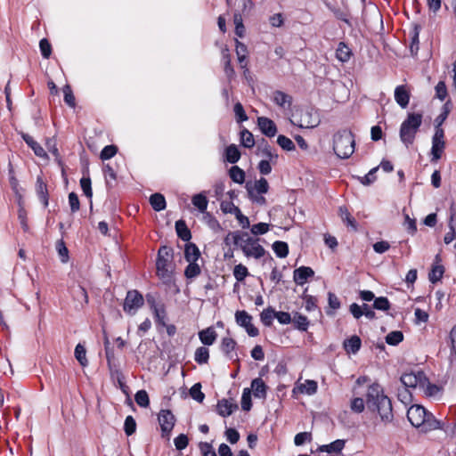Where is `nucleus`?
I'll return each instance as SVG.
<instances>
[{
	"instance_id": "43",
	"label": "nucleus",
	"mask_w": 456,
	"mask_h": 456,
	"mask_svg": "<svg viewBox=\"0 0 456 456\" xmlns=\"http://www.w3.org/2000/svg\"><path fill=\"white\" fill-rule=\"evenodd\" d=\"M240 141L245 148H252L255 145L254 136L248 129L240 132Z\"/></svg>"
},
{
	"instance_id": "58",
	"label": "nucleus",
	"mask_w": 456,
	"mask_h": 456,
	"mask_svg": "<svg viewBox=\"0 0 456 456\" xmlns=\"http://www.w3.org/2000/svg\"><path fill=\"white\" fill-rule=\"evenodd\" d=\"M436 97L444 101L447 96V88L444 81H439L435 87Z\"/></svg>"
},
{
	"instance_id": "53",
	"label": "nucleus",
	"mask_w": 456,
	"mask_h": 456,
	"mask_svg": "<svg viewBox=\"0 0 456 456\" xmlns=\"http://www.w3.org/2000/svg\"><path fill=\"white\" fill-rule=\"evenodd\" d=\"M221 209L224 213L226 214H238L240 213V208L235 206L231 200H224L221 202Z\"/></svg>"
},
{
	"instance_id": "32",
	"label": "nucleus",
	"mask_w": 456,
	"mask_h": 456,
	"mask_svg": "<svg viewBox=\"0 0 456 456\" xmlns=\"http://www.w3.org/2000/svg\"><path fill=\"white\" fill-rule=\"evenodd\" d=\"M361 339L357 336H353L344 342V346L346 352L355 354L361 347Z\"/></svg>"
},
{
	"instance_id": "40",
	"label": "nucleus",
	"mask_w": 456,
	"mask_h": 456,
	"mask_svg": "<svg viewBox=\"0 0 456 456\" xmlns=\"http://www.w3.org/2000/svg\"><path fill=\"white\" fill-rule=\"evenodd\" d=\"M75 357L78 361V362L83 366H86L88 364V361L86 358V350L84 346L81 344H77L75 347Z\"/></svg>"
},
{
	"instance_id": "18",
	"label": "nucleus",
	"mask_w": 456,
	"mask_h": 456,
	"mask_svg": "<svg viewBox=\"0 0 456 456\" xmlns=\"http://www.w3.org/2000/svg\"><path fill=\"white\" fill-rule=\"evenodd\" d=\"M184 258L189 262H198L200 258V251L196 244L189 242L184 247Z\"/></svg>"
},
{
	"instance_id": "14",
	"label": "nucleus",
	"mask_w": 456,
	"mask_h": 456,
	"mask_svg": "<svg viewBox=\"0 0 456 456\" xmlns=\"http://www.w3.org/2000/svg\"><path fill=\"white\" fill-rule=\"evenodd\" d=\"M319 119L317 117H314L312 112L305 110L301 113L297 126L303 128H313L319 125Z\"/></svg>"
},
{
	"instance_id": "1",
	"label": "nucleus",
	"mask_w": 456,
	"mask_h": 456,
	"mask_svg": "<svg viewBox=\"0 0 456 456\" xmlns=\"http://www.w3.org/2000/svg\"><path fill=\"white\" fill-rule=\"evenodd\" d=\"M366 405L370 411L377 412L385 424L392 422L394 419L392 403L379 384L373 383L368 387Z\"/></svg>"
},
{
	"instance_id": "63",
	"label": "nucleus",
	"mask_w": 456,
	"mask_h": 456,
	"mask_svg": "<svg viewBox=\"0 0 456 456\" xmlns=\"http://www.w3.org/2000/svg\"><path fill=\"white\" fill-rule=\"evenodd\" d=\"M234 113L238 122H243L248 119V116L246 115L243 106L240 102H237L234 105Z\"/></svg>"
},
{
	"instance_id": "15",
	"label": "nucleus",
	"mask_w": 456,
	"mask_h": 456,
	"mask_svg": "<svg viewBox=\"0 0 456 456\" xmlns=\"http://www.w3.org/2000/svg\"><path fill=\"white\" fill-rule=\"evenodd\" d=\"M314 272L311 267L301 266L294 271V281L297 285H303L306 280L313 277Z\"/></svg>"
},
{
	"instance_id": "54",
	"label": "nucleus",
	"mask_w": 456,
	"mask_h": 456,
	"mask_svg": "<svg viewBox=\"0 0 456 456\" xmlns=\"http://www.w3.org/2000/svg\"><path fill=\"white\" fill-rule=\"evenodd\" d=\"M118 148L115 145H107L101 151V159L102 160L110 159L116 155Z\"/></svg>"
},
{
	"instance_id": "12",
	"label": "nucleus",
	"mask_w": 456,
	"mask_h": 456,
	"mask_svg": "<svg viewBox=\"0 0 456 456\" xmlns=\"http://www.w3.org/2000/svg\"><path fill=\"white\" fill-rule=\"evenodd\" d=\"M257 124L261 132L268 137H273L277 133V127L274 122L265 117L257 118Z\"/></svg>"
},
{
	"instance_id": "47",
	"label": "nucleus",
	"mask_w": 456,
	"mask_h": 456,
	"mask_svg": "<svg viewBox=\"0 0 456 456\" xmlns=\"http://www.w3.org/2000/svg\"><path fill=\"white\" fill-rule=\"evenodd\" d=\"M277 143L284 151H290L295 150L294 142L285 135H279L277 138Z\"/></svg>"
},
{
	"instance_id": "25",
	"label": "nucleus",
	"mask_w": 456,
	"mask_h": 456,
	"mask_svg": "<svg viewBox=\"0 0 456 456\" xmlns=\"http://www.w3.org/2000/svg\"><path fill=\"white\" fill-rule=\"evenodd\" d=\"M170 261H167L166 259H157L156 268L157 274L161 279H169L171 276V272L168 269V265Z\"/></svg>"
},
{
	"instance_id": "64",
	"label": "nucleus",
	"mask_w": 456,
	"mask_h": 456,
	"mask_svg": "<svg viewBox=\"0 0 456 456\" xmlns=\"http://www.w3.org/2000/svg\"><path fill=\"white\" fill-rule=\"evenodd\" d=\"M351 410L357 413L362 412L364 410V400L361 397L354 398L351 402Z\"/></svg>"
},
{
	"instance_id": "38",
	"label": "nucleus",
	"mask_w": 456,
	"mask_h": 456,
	"mask_svg": "<svg viewBox=\"0 0 456 456\" xmlns=\"http://www.w3.org/2000/svg\"><path fill=\"white\" fill-rule=\"evenodd\" d=\"M231 179L237 183H243L245 180V173L238 166H233L231 167L230 171Z\"/></svg>"
},
{
	"instance_id": "36",
	"label": "nucleus",
	"mask_w": 456,
	"mask_h": 456,
	"mask_svg": "<svg viewBox=\"0 0 456 456\" xmlns=\"http://www.w3.org/2000/svg\"><path fill=\"white\" fill-rule=\"evenodd\" d=\"M258 150L261 151L262 155L266 158V160L269 161H276L278 159V154L273 152L272 148L268 145L267 142L263 140L262 144L258 145Z\"/></svg>"
},
{
	"instance_id": "49",
	"label": "nucleus",
	"mask_w": 456,
	"mask_h": 456,
	"mask_svg": "<svg viewBox=\"0 0 456 456\" xmlns=\"http://www.w3.org/2000/svg\"><path fill=\"white\" fill-rule=\"evenodd\" d=\"M223 61L224 64V72L228 77H232L234 75L233 68L231 65V59L228 50L225 49L223 51Z\"/></svg>"
},
{
	"instance_id": "39",
	"label": "nucleus",
	"mask_w": 456,
	"mask_h": 456,
	"mask_svg": "<svg viewBox=\"0 0 456 456\" xmlns=\"http://www.w3.org/2000/svg\"><path fill=\"white\" fill-rule=\"evenodd\" d=\"M273 249L278 257H286L289 254V247L286 242L275 241L273 244Z\"/></svg>"
},
{
	"instance_id": "35",
	"label": "nucleus",
	"mask_w": 456,
	"mask_h": 456,
	"mask_svg": "<svg viewBox=\"0 0 456 456\" xmlns=\"http://www.w3.org/2000/svg\"><path fill=\"white\" fill-rule=\"evenodd\" d=\"M201 273V268L198 262H189L187 267L184 270V275L187 279H194L198 277Z\"/></svg>"
},
{
	"instance_id": "20",
	"label": "nucleus",
	"mask_w": 456,
	"mask_h": 456,
	"mask_svg": "<svg viewBox=\"0 0 456 456\" xmlns=\"http://www.w3.org/2000/svg\"><path fill=\"white\" fill-rule=\"evenodd\" d=\"M36 191L40 201L44 204L45 207L48 206V191L47 185L43 181L42 177L38 176L37 179V186Z\"/></svg>"
},
{
	"instance_id": "29",
	"label": "nucleus",
	"mask_w": 456,
	"mask_h": 456,
	"mask_svg": "<svg viewBox=\"0 0 456 456\" xmlns=\"http://www.w3.org/2000/svg\"><path fill=\"white\" fill-rule=\"evenodd\" d=\"M150 203L155 211H161L166 208V200L161 193H154L150 198Z\"/></svg>"
},
{
	"instance_id": "19",
	"label": "nucleus",
	"mask_w": 456,
	"mask_h": 456,
	"mask_svg": "<svg viewBox=\"0 0 456 456\" xmlns=\"http://www.w3.org/2000/svg\"><path fill=\"white\" fill-rule=\"evenodd\" d=\"M273 100L278 106L283 109L289 108L292 102L291 96L281 91H275L273 95Z\"/></svg>"
},
{
	"instance_id": "2",
	"label": "nucleus",
	"mask_w": 456,
	"mask_h": 456,
	"mask_svg": "<svg viewBox=\"0 0 456 456\" xmlns=\"http://www.w3.org/2000/svg\"><path fill=\"white\" fill-rule=\"evenodd\" d=\"M407 418L413 427L425 433L444 428V423L419 404L412 405L408 409Z\"/></svg>"
},
{
	"instance_id": "9",
	"label": "nucleus",
	"mask_w": 456,
	"mask_h": 456,
	"mask_svg": "<svg viewBox=\"0 0 456 456\" xmlns=\"http://www.w3.org/2000/svg\"><path fill=\"white\" fill-rule=\"evenodd\" d=\"M444 130L438 126H436L435 134L432 139V149L431 152L433 155L432 160H438L444 149Z\"/></svg>"
},
{
	"instance_id": "10",
	"label": "nucleus",
	"mask_w": 456,
	"mask_h": 456,
	"mask_svg": "<svg viewBox=\"0 0 456 456\" xmlns=\"http://www.w3.org/2000/svg\"><path fill=\"white\" fill-rule=\"evenodd\" d=\"M158 419L163 434H169L173 429L175 422V416L169 410H161L159 413Z\"/></svg>"
},
{
	"instance_id": "16",
	"label": "nucleus",
	"mask_w": 456,
	"mask_h": 456,
	"mask_svg": "<svg viewBox=\"0 0 456 456\" xmlns=\"http://www.w3.org/2000/svg\"><path fill=\"white\" fill-rule=\"evenodd\" d=\"M395 100L403 108H406L410 101V93L405 86H398L395 90Z\"/></svg>"
},
{
	"instance_id": "7",
	"label": "nucleus",
	"mask_w": 456,
	"mask_h": 456,
	"mask_svg": "<svg viewBox=\"0 0 456 456\" xmlns=\"http://www.w3.org/2000/svg\"><path fill=\"white\" fill-rule=\"evenodd\" d=\"M401 382L406 387H411V388H424L425 384H427V378L423 371H411L406 372L402 375L401 377Z\"/></svg>"
},
{
	"instance_id": "13",
	"label": "nucleus",
	"mask_w": 456,
	"mask_h": 456,
	"mask_svg": "<svg viewBox=\"0 0 456 456\" xmlns=\"http://www.w3.org/2000/svg\"><path fill=\"white\" fill-rule=\"evenodd\" d=\"M237 346L236 341L229 337L224 338L221 341V350L222 352L231 360H238L237 354L234 353L235 347Z\"/></svg>"
},
{
	"instance_id": "42",
	"label": "nucleus",
	"mask_w": 456,
	"mask_h": 456,
	"mask_svg": "<svg viewBox=\"0 0 456 456\" xmlns=\"http://www.w3.org/2000/svg\"><path fill=\"white\" fill-rule=\"evenodd\" d=\"M233 21L235 24V34L242 37L244 36L245 28L242 22V16L240 11L234 12Z\"/></svg>"
},
{
	"instance_id": "26",
	"label": "nucleus",
	"mask_w": 456,
	"mask_h": 456,
	"mask_svg": "<svg viewBox=\"0 0 456 456\" xmlns=\"http://www.w3.org/2000/svg\"><path fill=\"white\" fill-rule=\"evenodd\" d=\"M175 230L178 237L184 240L189 241L191 238V231L188 229L186 224L183 220H178L175 223Z\"/></svg>"
},
{
	"instance_id": "55",
	"label": "nucleus",
	"mask_w": 456,
	"mask_h": 456,
	"mask_svg": "<svg viewBox=\"0 0 456 456\" xmlns=\"http://www.w3.org/2000/svg\"><path fill=\"white\" fill-rule=\"evenodd\" d=\"M125 433L127 436L133 435L136 430V422L132 416H127L124 424Z\"/></svg>"
},
{
	"instance_id": "6",
	"label": "nucleus",
	"mask_w": 456,
	"mask_h": 456,
	"mask_svg": "<svg viewBox=\"0 0 456 456\" xmlns=\"http://www.w3.org/2000/svg\"><path fill=\"white\" fill-rule=\"evenodd\" d=\"M143 297L138 290H129L126 293V297L123 304V309L129 314H134L136 311L143 305Z\"/></svg>"
},
{
	"instance_id": "23",
	"label": "nucleus",
	"mask_w": 456,
	"mask_h": 456,
	"mask_svg": "<svg viewBox=\"0 0 456 456\" xmlns=\"http://www.w3.org/2000/svg\"><path fill=\"white\" fill-rule=\"evenodd\" d=\"M22 138L26 142V143L33 150L34 153L37 156L41 157V158L46 157L45 151L43 149V147L37 142H36L33 139L32 136H30L27 134H23Z\"/></svg>"
},
{
	"instance_id": "60",
	"label": "nucleus",
	"mask_w": 456,
	"mask_h": 456,
	"mask_svg": "<svg viewBox=\"0 0 456 456\" xmlns=\"http://www.w3.org/2000/svg\"><path fill=\"white\" fill-rule=\"evenodd\" d=\"M39 47L44 58L48 59L52 53V47L47 39L43 38L39 42Z\"/></svg>"
},
{
	"instance_id": "50",
	"label": "nucleus",
	"mask_w": 456,
	"mask_h": 456,
	"mask_svg": "<svg viewBox=\"0 0 456 456\" xmlns=\"http://www.w3.org/2000/svg\"><path fill=\"white\" fill-rule=\"evenodd\" d=\"M56 249L61 257L62 263H67L69 260V250L62 240H60L56 243Z\"/></svg>"
},
{
	"instance_id": "17",
	"label": "nucleus",
	"mask_w": 456,
	"mask_h": 456,
	"mask_svg": "<svg viewBox=\"0 0 456 456\" xmlns=\"http://www.w3.org/2000/svg\"><path fill=\"white\" fill-rule=\"evenodd\" d=\"M236 409L238 405L227 399H223L217 403V412L223 417L230 416Z\"/></svg>"
},
{
	"instance_id": "24",
	"label": "nucleus",
	"mask_w": 456,
	"mask_h": 456,
	"mask_svg": "<svg viewBox=\"0 0 456 456\" xmlns=\"http://www.w3.org/2000/svg\"><path fill=\"white\" fill-rule=\"evenodd\" d=\"M318 388L317 382L312 379H306L304 383L297 386V389L300 393L308 395L316 394Z\"/></svg>"
},
{
	"instance_id": "27",
	"label": "nucleus",
	"mask_w": 456,
	"mask_h": 456,
	"mask_svg": "<svg viewBox=\"0 0 456 456\" xmlns=\"http://www.w3.org/2000/svg\"><path fill=\"white\" fill-rule=\"evenodd\" d=\"M338 214L342 221L347 225L350 226L354 231L357 230V224L354 217L351 216L347 208L344 206L340 207L338 209Z\"/></svg>"
},
{
	"instance_id": "3",
	"label": "nucleus",
	"mask_w": 456,
	"mask_h": 456,
	"mask_svg": "<svg viewBox=\"0 0 456 456\" xmlns=\"http://www.w3.org/2000/svg\"><path fill=\"white\" fill-rule=\"evenodd\" d=\"M333 151L340 159H348L354 151L355 142L349 129H340L334 134Z\"/></svg>"
},
{
	"instance_id": "31",
	"label": "nucleus",
	"mask_w": 456,
	"mask_h": 456,
	"mask_svg": "<svg viewBox=\"0 0 456 456\" xmlns=\"http://www.w3.org/2000/svg\"><path fill=\"white\" fill-rule=\"evenodd\" d=\"M351 54L350 48L345 43L340 42L336 51L338 60L341 62H346L349 61Z\"/></svg>"
},
{
	"instance_id": "61",
	"label": "nucleus",
	"mask_w": 456,
	"mask_h": 456,
	"mask_svg": "<svg viewBox=\"0 0 456 456\" xmlns=\"http://www.w3.org/2000/svg\"><path fill=\"white\" fill-rule=\"evenodd\" d=\"M153 312L155 315L156 322L159 324L164 325L165 324V319H166V312L163 306H153Z\"/></svg>"
},
{
	"instance_id": "11",
	"label": "nucleus",
	"mask_w": 456,
	"mask_h": 456,
	"mask_svg": "<svg viewBox=\"0 0 456 456\" xmlns=\"http://www.w3.org/2000/svg\"><path fill=\"white\" fill-rule=\"evenodd\" d=\"M442 260L439 255H436L431 268V271L428 274V279L432 283H436L439 281L444 273V267L442 265Z\"/></svg>"
},
{
	"instance_id": "33",
	"label": "nucleus",
	"mask_w": 456,
	"mask_h": 456,
	"mask_svg": "<svg viewBox=\"0 0 456 456\" xmlns=\"http://www.w3.org/2000/svg\"><path fill=\"white\" fill-rule=\"evenodd\" d=\"M240 158V152L235 144H231L225 149V159L229 163L234 164Z\"/></svg>"
},
{
	"instance_id": "41",
	"label": "nucleus",
	"mask_w": 456,
	"mask_h": 456,
	"mask_svg": "<svg viewBox=\"0 0 456 456\" xmlns=\"http://www.w3.org/2000/svg\"><path fill=\"white\" fill-rule=\"evenodd\" d=\"M276 317V312L269 307L264 310L260 314L261 322L265 326H271L273 324V318Z\"/></svg>"
},
{
	"instance_id": "37",
	"label": "nucleus",
	"mask_w": 456,
	"mask_h": 456,
	"mask_svg": "<svg viewBox=\"0 0 456 456\" xmlns=\"http://www.w3.org/2000/svg\"><path fill=\"white\" fill-rule=\"evenodd\" d=\"M208 199L202 193L196 194L192 197V204L200 211L204 213L208 208Z\"/></svg>"
},
{
	"instance_id": "52",
	"label": "nucleus",
	"mask_w": 456,
	"mask_h": 456,
	"mask_svg": "<svg viewBox=\"0 0 456 456\" xmlns=\"http://www.w3.org/2000/svg\"><path fill=\"white\" fill-rule=\"evenodd\" d=\"M233 275L238 281H242L248 275L247 267L241 264L235 265Z\"/></svg>"
},
{
	"instance_id": "28",
	"label": "nucleus",
	"mask_w": 456,
	"mask_h": 456,
	"mask_svg": "<svg viewBox=\"0 0 456 456\" xmlns=\"http://www.w3.org/2000/svg\"><path fill=\"white\" fill-rule=\"evenodd\" d=\"M345 446V440L338 439L330 444L321 446L320 450L328 453H338Z\"/></svg>"
},
{
	"instance_id": "8",
	"label": "nucleus",
	"mask_w": 456,
	"mask_h": 456,
	"mask_svg": "<svg viewBox=\"0 0 456 456\" xmlns=\"http://www.w3.org/2000/svg\"><path fill=\"white\" fill-rule=\"evenodd\" d=\"M235 320L238 325L245 328L247 333L250 337L258 335V330L252 324V317L246 311H237L235 313Z\"/></svg>"
},
{
	"instance_id": "46",
	"label": "nucleus",
	"mask_w": 456,
	"mask_h": 456,
	"mask_svg": "<svg viewBox=\"0 0 456 456\" xmlns=\"http://www.w3.org/2000/svg\"><path fill=\"white\" fill-rule=\"evenodd\" d=\"M403 339V335L401 331L395 330L388 333L386 337V342L391 346H396Z\"/></svg>"
},
{
	"instance_id": "57",
	"label": "nucleus",
	"mask_w": 456,
	"mask_h": 456,
	"mask_svg": "<svg viewBox=\"0 0 456 456\" xmlns=\"http://www.w3.org/2000/svg\"><path fill=\"white\" fill-rule=\"evenodd\" d=\"M80 186L85 195L91 199L93 196L91 179L89 177H82L80 180Z\"/></svg>"
},
{
	"instance_id": "45",
	"label": "nucleus",
	"mask_w": 456,
	"mask_h": 456,
	"mask_svg": "<svg viewBox=\"0 0 456 456\" xmlns=\"http://www.w3.org/2000/svg\"><path fill=\"white\" fill-rule=\"evenodd\" d=\"M134 400L139 406L143 408L150 404L149 395L145 390H139L134 395Z\"/></svg>"
},
{
	"instance_id": "59",
	"label": "nucleus",
	"mask_w": 456,
	"mask_h": 456,
	"mask_svg": "<svg viewBox=\"0 0 456 456\" xmlns=\"http://www.w3.org/2000/svg\"><path fill=\"white\" fill-rule=\"evenodd\" d=\"M312 435L309 432H301L295 436L294 443L297 446L303 445L305 442H310Z\"/></svg>"
},
{
	"instance_id": "4",
	"label": "nucleus",
	"mask_w": 456,
	"mask_h": 456,
	"mask_svg": "<svg viewBox=\"0 0 456 456\" xmlns=\"http://www.w3.org/2000/svg\"><path fill=\"white\" fill-rule=\"evenodd\" d=\"M233 243L238 246L248 257L260 258L265 255V248L257 240L250 237L247 232L234 233Z\"/></svg>"
},
{
	"instance_id": "44",
	"label": "nucleus",
	"mask_w": 456,
	"mask_h": 456,
	"mask_svg": "<svg viewBox=\"0 0 456 456\" xmlns=\"http://www.w3.org/2000/svg\"><path fill=\"white\" fill-rule=\"evenodd\" d=\"M208 358H209V352L207 347L200 346L196 349L194 359L198 363H200V364L207 363L208 361Z\"/></svg>"
},
{
	"instance_id": "56",
	"label": "nucleus",
	"mask_w": 456,
	"mask_h": 456,
	"mask_svg": "<svg viewBox=\"0 0 456 456\" xmlns=\"http://www.w3.org/2000/svg\"><path fill=\"white\" fill-rule=\"evenodd\" d=\"M373 307L377 310L387 311L390 307L388 299L385 297L375 298Z\"/></svg>"
},
{
	"instance_id": "5",
	"label": "nucleus",
	"mask_w": 456,
	"mask_h": 456,
	"mask_svg": "<svg viewBox=\"0 0 456 456\" xmlns=\"http://www.w3.org/2000/svg\"><path fill=\"white\" fill-rule=\"evenodd\" d=\"M422 115L419 113H410L400 127V139L408 148L414 142L416 134L421 126Z\"/></svg>"
},
{
	"instance_id": "21",
	"label": "nucleus",
	"mask_w": 456,
	"mask_h": 456,
	"mask_svg": "<svg viewBox=\"0 0 456 456\" xmlns=\"http://www.w3.org/2000/svg\"><path fill=\"white\" fill-rule=\"evenodd\" d=\"M217 337L216 330L212 328H207L199 333V338L202 344L211 346L214 344Z\"/></svg>"
},
{
	"instance_id": "30",
	"label": "nucleus",
	"mask_w": 456,
	"mask_h": 456,
	"mask_svg": "<svg viewBox=\"0 0 456 456\" xmlns=\"http://www.w3.org/2000/svg\"><path fill=\"white\" fill-rule=\"evenodd\" d=\"M268 189L269 184L265 178H260L259 180L256 181L253 188H251L249 185H247V190L249 194L253 193V190H255L259 194H264L268 191Z\"/></svg>"
},
{
	"instance_id": "51",
	"label": "nucleus",
	"mask_w": 456,
	"mask_h": 456,
	"mask_svg": "<svg viewBox=\"0 0 456 456\" xmlns=\"http://www.w3.org/2000/svg\"><path fill=\"white\" fill-rule=\"evenodd\" d=\"M190 395L199 403H202L205 398L204 394L201 392V385L200 383H196L191 387Z\"/></svg>"
},
{
	"instance_id": "22",
	"label": "nucleus",
	"mask_w": 456,
	"mask_h": 456,
	"mask_svg": "<svg viewBox=\"0 0 456 456\" xmlns=\"http://www.w3.org/2000/svg\"><path fill=\"white\" fill-rule=\"evenodd\" d=\"M266 385L263 381L262 379L257 378L252 380L251 382V389L255 397L257 398H265L266 396Z\"/></svg>"
},
{
	"instance_id": "62",
	"label": "nucleus",
	"mask_w": 456,
	"mask_h": 456,
	"mask_svg": "<svg viewBox=\"0 0 456 456\" xmlns=\"http://www.w3.org/2000/svg\"><path fill=\"white\" fill-rule=\"evenodd\" d=\"M188 437L183 434L179 435L174 440L175 446L179 451L185 449L188 445Z\"/></svg>"
},
{
	"instance_id": "48",
	"label": "nucleus",
	"mask_w": 456,
	"mask_h": 456,
	"mask_svg": "<svg viewBox=\"0 0 456 456\" xmlns=\"http://www.w3.org/2000/svg\"><path fill=\"white\" fill-rule=\"evenodd\" d=\"M251 406V390L249 388H244L241 395V408L243 411H248Z\"/></svg>"
},
{
	"instance_id": "34",
	"label": "nucleus",
	"mask_w": 456,
	"mask_h": 456,
	"mask_svg": "<svg viewBox=\"0 0 456 456\" xmlns=\"http://www.w3.org/2000/svg\"><path fill=\"white\" fill-rule=\"evenodd\" d=\"M295 327L302 331H305L309 326V321L306 316L302 315L299 313H295L292 320Z\"/></svg>"
}]
</instances>
